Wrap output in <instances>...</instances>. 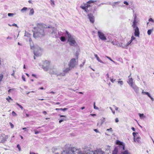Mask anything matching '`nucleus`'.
I'll return each mask as SVG.
<instances>
[{"label": "nucleus", "instance_id": "nucleus-1", "mask_svg": "<svg viewBox=\"0 0 154 154\" xmlns=\"http://www.w3.org/2000/svg\"><path fill=\"white\" fill-rule=\"evenodd\" d=\"M34 29L33 35L35 38L41 37L45 35V27L43 24H38L37 27H35Z\"/></svg>", "mask_w": 154, "mask_h": 154}, {"label": "nucleus", "instance_id": "nucleus-2", "mask_svg": "<svg viewBox=\"0 0 154 154\" xmlns=\"http://www.w3.org/2000/svg\"><path fill=\"white\" fill-rule=\"evenodd\" d=\"M62 154H88V152L87 151L85 153L82 152L79 149L75 147H72L68 150L63 151Z\"/></svg>", "mask_w": 154, "mask_h": 154}, {"label": "nucleus", "instance_id": "nucleus-3", "mask_svg": "<svg viewBox=\"0 0 154 154\" xmlns=\"http://www.w3.org/2000/svg\"><path fill=\"white\" fill-rule=\"evenodd\" d=\"M66 37L68 38V41L69 45L72 46H75L76 45V42L75 40L74 37L72 35L68 32L66 31Z\"/></svg>", "mask_w": 154, "mask_h": 154}, {"label": "nucleus", "instance_id": "nucleus-4", "mask_svg": "<svg viewBox=\"0 0 154 154\" xmlns=\"http://www.w3.org/2000/svg\"><path fill=\"white\" fill-rule=\"evenodd\" d=\"M31 48L34 51V54L37 57L41 56L42 55V50L38 45L31 46Z\"/></svg>", "mask_w": 154, "mask_h": 154}, {"label": "nucleus", "instance_id": "nucleus-5", "mask_svg": "<svg viewBox=\"0 0 154 154\" xmlns=\"http://www.w3.org/2000/svg\"><path fill=\"white\" fill-rule=\"evenodd\" d=\"M78 64V62H76L75 59V58H72L68 64V66L72 69H73Z\"/></svg>", "mask_w": 154, "mask_h": 154}, {"label": "nucleus", "instance_id": "nucleus-6", "mask_svg": "<svg viewBox=\"0 0 154 154\" xmlns=\"http://www.w3.org/2000/svg\"><path fill=\"white\" fill-rule=\"evenodd\" d=\"M97 35L103 41H105L107 39L104 34L100 31H98Z\"/></svg>", "mask_w": 154, "mask_h": 154}, {"label": "nucleus", "instance_id": "nucleus-7", "mask_svg": "<svg viewBox=\"0 0 154 154\" xmlns=\"http://www.w3.org/2000/svg\"><path fill=\"white\" fill-rule=\"evenodd\" d=\"M52 31L51 35L53 38H57L58 37V35L57 32V30L55 28H52L51 29Z\"/></svg>", "mask_w": 154, "mask_h": 154}, {"label": "nucleus", "instance_id": "nucleus-8", "mask_svg": "<svg viewBox=\"0 0 154 154\" xmlns=\"http://www.w3.org/2000/svg\"><path fill=\"white\" fill-rule=\"evenodd\" d=\"M50 65V62L47 60H45L44 63V65L42 66L43 68L45 71H47L48 70Z\"/></svg>", "mask_w": 154, "mask_h": 154}, {"label": "nucleus", "instance_id": "nucleus-9", "mask_svg": "<svg viewBox=\"0 0 154 154\" xmlns=\"http://www.w3.org/2000/svg\"><path fill=\"white\" fill-rule=\"evenodd\" d=\"M134 90V91L136 94H139L140 93V88L138 87L137 85L134 84L133 86L131 87Z\"/></svg>", "mask_w": 154, "mask_h": 154}, {"label": "nucleus", "instance_id": "nucleus-10", "mask_svg": "<svg viewBox=\"0 0 154 154\" xmlns=\"http://www.w3.org/2000/svg\"><path fill=\"white\" fill-rule=\"evenodd\" d=\"M133 28L134 29V36L137 37H139L140 35V32L138 27H136L135 28Z\"/></svg>", "mask_w": 154, "mask_h": 154}, {"label": "nucleus", "instance_id": "nucleus-11", "mask_svg": "<svg viewBox=\"0 0 154 154\" xmlns=\"http://www.w3.org/2000/svg\"><path fill=\"white\" fill-rule=\"evenodd\" d=\"M93 154H104V152L101 149H97L94 152Z\"/></svg>", "mask_w": 154, "mask_h": 154}, {"label": "nucleus", "instance_id": "nucleus-12", "mask_svg": "<svg viewBox=\"0 0 154 154\" xmlns=\"http://www.w3.org/2000/svg\"><path fill=\"white\" fill-rule=\"evenodd\" d=\"M88 16L90 22L92 23H94V16L92 14H90L88 15Z\"/></svg>", "mask_w": 154, "mask_h": 154}, {"label": "nucleus", "instance_id": "nucleus-13", "mask_svg": "<svg viewBox=\"0 0 154 154\" xmlns=\"http://www.w3.org/2000/svg\"><path fill=\"white\" fill-rule=\"evenodd\" d=\"M59 116H60V117H63L64 118L61 119L59 121V122L60 123L61 122L63 121H66L67 120V118L66 116L64 115H62L59 114Z\"/></svg>", "mask_w": 154, "mask_h": 154}, {"label": "nucleus", "instance_id": "nucleus-14", "mask_svg": "<svg viewBox=\"0 0 154 154\" xmlns=\"http://www.w3.org/2000/svg\"><path fill=\"white\" fill-rule=\"evenodd\" d=\"M128 83L131 87L135 84H133V79L131 78H129Z\"/></svg>", "mask_w": 154, "mask_h": 154}, {"label": "nucleus", "instance_id": "nucleus-15", "mask_svg": "<svg viewBox=\"0 0 154 154\" xmlns=\"http://www.w3.org/2000/svg\"><path fill=\"white\" fill-rule=\"evenodd\" d=\"M72 69L69 66L68 67H67L64 69H63V72H64L66 73H69V71Z\"/></svg>", "mask_w": 154, "mask_h": 154}, {"label": "nucleus", "instance_id": "nucleus-16", "mask_svg": "<svg viewBox=\"0 0 154 154\" xmlns=\"http://www.w3.org/2000/svg\"><path fill=\"white\" fill-rule=\"evenodd\" d=\"M112 43L114 45H116L119 47L120 46V43L117 41L113 40L112 42Z\"/></svg>", "mask_w": 154, "mask_h": 154}, {"label": "nucleus", "instance_id": "nucleus-17", "mask_svg": "<svg viewBox=\"0 0 154 154\" xmlns=\"http://www.w3.org/2000/svg\"><path fill=\"white\" fill-rule=\"evenodd\" d=\"M8 135H5L4 137H3L1 141V142L2 143H4L6 141L7 139L9 137Z\"/></svg>", "mask_w": 154, "mask_h": 154}, {"label": "nucleus", "instance_id": "nucleus-18", "mask_svg": "<svg viewBox=\"0 0 154 154\" xmlns=\"http://www.w3.org/2000/svg\"><path fill=\"white\" fill-rule=\"evenodd\" d=\"M137 20H134L133 22V24L132 25V26L133 27V28L138 27L137 26Z\"/></svg>", "mask_w": 154, "mask_h": 154}, {"label": "nucleus", "instance_id": "nucleus-19", "mask_svg": "<svg viewBox=\"0 0 154 154\" xmlns=\"http://www.w3.org/2000/svg\"><path fill=\"white\" fill-rule=\"evenodd\" d=\"M120 46L119 47H122V48H127V45L123 44V43H120Z\"/></svg>", "mask_w": 154, "mask_h": 154}, {"label": "nucleus", "instance_id": "nucleus-20", "mask_svg": "<svg viewBox=\"0 0 154 154\" xmlns=\"http://www.w3.org/2000/svg\"><path fill=\"white\" fill-rule=\"evenodd\" d=\"M94 56L96 58L97 60L99 62L102 63H104L101 60H100L98 56L97 55V54H94Z\"/></svg>", "mask_w": 154, "mask_h": 154}, {"label": "nucleus", "instance_id": "nucleus-21", "mask_svg": "<svg viewBox=\"0 0 154 154\" xmlns=\"http://www.w3.org/2000/svg\"><path fill=\"white\" fill-rule=\"evenodd\" d=\"M68 109V108H56L55 110L58 111L59 110H62L63 111H65L66 110H67Z\"/></svg>", "mask_w": 154, "mask_h": 154}, {"label": "nucleus", "instance_id": "nucleus-22", "mask_svg": "<svg viewBox=\"0 0 154 154\" xmlns=\"http://www.w3.org/2000/svg\"><path fill=\"white\" fill-rule=\"evenodd\" d=\"M119 147L120 149H122V150L125 149V145L122 143H120Z\"/></svg>", "mask_w": 154, "mask_h": 154}, {"label": "nucleus", "instance_id": "nucleus-23", "mask_svg": "<svg viewBox=\"0 0 154 154\" xmlns=\"http://www.w3.org/2000/svg\"><path fill=\"white\" fill-rule=\"evenodd\" d=\"M82 6L85 7V8H88L91 7V5L89 4H87V2L86 3L84 4V5H82Z\"/></svg>", "mask_w": 154, "mask_h": 154}, {"label": "nucleus", "instance_id": "nucleus-24", "mask_svg": "<svg viewBox=\"0 0 154 154\" xmlns=\"http://www.w3.org/2000/svg\"><path fill=\"white\" fill-rule=\"evenodd\" d=\"M80 8L84 10L85 11L86 13H88V8H85V7H83L82 5H81L80 6Z\"/></svg>", "mask_w": 154, "mask_h": 154}, {"label": "nucleus", "instance_id": "nucleus-25", "mask_svg": "<svg viewBox=\"0 0 154 154\" xmlns=\"http://www.w3.org/2000/svg\"><path fill=\"white\" fill-rule=\"evenodd\" d=\"M60 39L62 42H65L66 41V38L63 36H62L60 37Z\"/></svg>", "mask_w": 154, "mask_h": 154}, {"label": "nucleus", "instance_id": "nucleus-26", "mask_svg": "<svg viewBox=\"0 0 154 154\" xmlns=\"http://www.w3.org/2000/svg\"><path fill=\"white\" fill-rule=\"evenodd\" d=\"M34 11L33 8H32L30 9V13L29 14V15H32L34 13Z\"/></svg>", "mask_w": 154, "mask_h": 154}, {"label": "nucleus", "instance_id": "nucleus-27", "mask_svg": "<svg viewBox=\"0 0 154 154\" xmlns=\"http://www.w3.org/2000/svg\"><path fill=\"white\" fill-rule=\"evenodd\" d=\"M138 115L139 116L140 118L141 119H143V118H145V116L144 115V114L143 113L141 114L140 113H139Z\"/></svg>", "mask_w": 154, "mask_h": 154}, {"label": "nucleus", "instance_id": "nucleus-28", "mask_svg": "<svg viewBox=\"0 0 154 154\" xmlns=\"http://www.w3.org/2000/svg\"><path fill=\"white\" fill-rule=\"evenodd\" d=\"M96 1H94V0H90L88 1L87 2V3L88 4H89L90 5V4L94 3Z\"/></svg>", "mask_w": 154, "mask_h": 154}, {"label": "nucleus", "instance_id": "nucleus-29", "mask_svg": "<svg viewBox=\"0 0 154 154\" xmlns=\"http://www.w3.org/2000/svg\"><path fill=\"white\" fill-rule=\"evenodd\" d=\"M117 149L116 148H115L114 150L112 152V154H117Z\"/></svg>", "mask_w": 154, "mask_h": 154}, {"label": "nucleus", "instance_id": "nucleus-30", "mask_svg": "<svg viewBox=\"0 0 154 154\" xmlns=\"http://www.w3.org/2000/svg\"><path fill=\"white\" fill-rule=\"evenodd\" d=\"M55 28L54 27H51V26H48V32L50 33L51 34V32L52 31V30L51 29V28Z\"/></svg>", "mask_w": 154, "mask_h": 154}, {"label": "nucleus", "instance_id": "nucleus-31", "mask_svg": "<svg viewBox=\"0 0 154 154\" xmlns=\"http://www.w3.org/2000/svg\"><path fill=\"white\" fill-rule=\"evenodd\" d=\"M27 9V8L26 7H24L21 10V11L22 12H24V11H26Z\"/></svg>", "mask_w": 154, "mask_h": 154}, {"label": "nucleus", "instance_id": "nucleus-32", "mask_svg": "<svg viewBox=\"0 0 154 154\" xmlns=\"http://www.w3.org/2000/svg\"><path fill=\"white\" fill-rule=\"evenodd\" d=\"M66 73H65V72H63H63H62V73H60L59 74H58L57 75V76H64L65 75V74Z\"/></svg>", "mask_w": 154, "mask_h": 154}, {"label": "nucleus", "instance_id": "nucleus-33", "mask_svg": "<svg viewBox=\"0 0 154 154\" xmlns=\"http://www.w3.org/2000/svg\"><path fill=\"white\" fill-rule=\"evenodd\" d=\"M14 15V14L13 13H9L8 14V16L9 17H13Z\"/></svg>", "mask_w": 154, "mask_h": 154}, {"label": "nucleus", "instance_id": "nucleus-34", "mask_svg": "<svg viewBox=\"0 0 154 154\" xmlns=\"http://www.w3.org/2000/svg\"><path fill=\"white\" fill-rule=\"evenodd\" d=\"M140 137H137V138L136 139V141H137L138 143H139L140 142Z\"/></svg>", "mask_w": 154, "mask_h": 154}, {"label": "nucleus", "instance_id": "nucleus-35", "mask_svg": "<svg viewBox=\"0 0 154 154\" xmlns=\"http://www.w3.org/2000/svg\"><path fill=\"white\" fill-rule=\"evenodd\" d=\"M152 32V30L151 29H149L148 30L147 34L148 35H150Z\"/></svg>", "mask_w": 154, "mask_h": 154}, {"label": "nucleus", "instance_id": "nucleus-36", "mask_svg": "<svg viewBox=\"0 0 154 154\" xmlns=\"http://www.w3.org/2000/svg\"><path fill=\"white\" fill-rule=\"evenodd\" d=\"M16 104L19 107H20L21 109L22 110H23V107L21 106L20 105V104H18V103H16Z\"/></svg>", "mask_w": 154, "mask_h": 154}, {"label": "nucleus", "instance_id": "nucleus-37", "mask_svg": "<svg viewBox=\"0 0 154 154\" xmlns=\"http://www.w3.org/2000/svg\"><path fill=\"white\" fill-rule=\"evenodd\" d=\"M132 42V41L131 40H130L128 42V43H127V47L128 46V45H131V43Z\"/></svg>", "mask_w": 154, "mask_h": 154}, {"label": "nucleus", "instance_id": "nucleus-38", "mask_svg": "<svg viewBox=\"0 0 154 154\" xmlns=\"http://www.w3.org/2000/svg\"><path fill=\"white\" fill-rule=\"evenodd\" d=\"M106 131H109L110 132H112L113 131L112 129V128H110L109 129H108L106 130Z\"/></svg>", "mask_w": 154, "mask_h": 154}, {"label": "nucleus", "instance_id": "nucleus-39", "mask_svg": "<svg viewBox=\"0 0 154 154\" xmlns=\"http://www.w3.org/2000/svg\"><path fill=\"white\" fill-rule=\"evenodd\" d=\"M8 97V98H6V100H8L9 102H10V101H9V100H13L10 97Z\"/></svg>", "mask_w": 154, "mask_h": 154}, {"label": "nucleus", "instance_id": "nucleus-40", "mask_svg": "<svg viewBox=\"0 0 154 154\" xmlns=\"http://www.w3.org/2000/svg\"><path fill=\"white\" fill-rule=\"evenodd\" d=\"M12 115L14 116H17V114L14 111H13L12 112Z\"/></svg>", "mask_w": 154, "mask_h": 154}, {"label": "nucleus", "instance_id": "nucleus-41", "mask_svg": "<svg viewBox=\"0 0 154 154\" xmlns=\"http://www.w3.org/2000/svg\"><path fill=\"white\" fill-rule=\"evenodd\" d=\"M106 57H107L108 59H109L110 61L113 62L114 63H115V62L113 61L112 60V59L110 58V57L107 56H106Z\"/></svg>", "mask_w": 154, "mask_h": 154}, {"label": "nucleus", "instance_id": "nucleus-42", "mask_svg": "<svg viewBox=\"0 0 154 154\" xmlns=\"http://www.w3.org/2000/svg\"><path fill=\"white\" fill-rule=\"evenodd\" d=\"M9 124L11 126V128H13L14 127V125L11 122L9 123Z\"/></svg>", "mask_w": 154, "mask_h": 154}, {"label": "nucleus", "instance_id": "nucleus-43", "mask_svg": "<svg viewBox=\"0 0 154 154\" xmlns=\"http://www.w3.org/2000/svg\"><path fill=\"white\" fill-rule=\"evenodd\" d=\"M17 147L19 149V151H21V149L20 148V145L19 144H18L17 145Z\"/></svg>", "mask_w": 154, "mask_h": 154}, {"label": "nucleus", "instance_id": "nucleus-44", "mask_svg": "<svg viewBox=\"0 0 154 154\" xmlns=\"http://www.w3.org/2000/svg\"><path fill=\"white\" fill-rule=\"evenodd\" d=\"M147 92H144L143 91V90H142V94H143L144 95H146V94H147Z\"/></svg>", "mask_w": 154, "mask_h": 154}, {"label": "nucleus", "instance_id": "nucleus-45", "mask_svg": "<svg viewBox=\"0 0 154 154\" xmlns=\"http://www.w3.org/2000/svg\"><path fill=\"white\" fill-rule=\"evenodd\" d=\"M110 80L111 81L112 83H114L116 81V79H112L111 78H110Z\"/></svg>", "mask_w": 154, "mask_h": 154}, {"label": "nucleus", "instance_id": "nucleus-46", "mask_svg": "<svg viewBox=\"0 0 154 154\" xmlns=\"http://www.w3.org/2000/svg\"><path fill=\"white\" fill-rule=\"evenodd\" d=\"M118 83L120 84L121 85H122L123 84V82L122 81H118Z\"/></svg>", "mask_w": 154, "mask_h": 154}, {"label": "nucleus", "instance_id": "nucleus-47", "mask_svg": "<svg viewBox=\"0 0 154 154\" xmlns=\"http://www.w3.org/2000/svg\"><path fill=\"white\" fill-rule=\"evenodd\" d=\"M137 133L133 132L132 134L134 136V138H135L136 134H137Z\"/></svg>", "mask_w": 154, "mask_h": 154}, {"label": "nucleus", "instance_id": "nucleus-48", "mask_svg": "<svg viewBox=\"0 0 154 154\" xmlns=\"http://www.w3.org/2000/svg\"><path fill=\"white\" fill-rule=\"evenodd\" d=\"M3 77V75L2 74H0V82L2 81Z\"/></svg>", "mask_w": 154, "mask_h": 154}, {"label": "nucleus", "instance_id": "nucleus-49", "mask_svg": "<svg viewBox=\"0 0 154 154\" xmlns=\"http://www.w3.org/2000/svg\"><path fill=\"white\" fill-rule=\"evenodd\" d=\"M135 39L136 38L135 37H134L133 36H132L131 37V40L133 41V40H135Z\"/></svg>", "mask_w": 154, "mask_h": 154}, {"label": "nucleus", "instance_id": "nucleus-50", "mask_svg": "<svg viewBox=\"0 0 154 154\" xmlns=\"http://www.w3.org/2000/svg\"><path fill=\"white\" fill-rule=\"evenodd\" d=\"M129 153L127 150H125L123 152V154H129Z\"/></svg>", "mask_w": 154, "mask_h": 154}, {"label": "nucleus", "instance_id": "nucleus-51", "mask_svg": "<svg viewBox=\"0 0 154 154\" xmlns=\"http://www.w3.org/2000/svg\"><path fill=\"white\" fill-rule=\"evenodd\" d=\"M134 20H136L137 16H136V14H135L134 15Z\"/></svg>", "mask_w": 154, "mask_h": 154}, {"label": "nucleus", "instance_id": "nucleus-52", "mask_svg": "<svg viewBox=\"0 0 154 154\" xmlns=\"http://www.w3.org/2000/svg\"><path fill=\"white\" fill-rule=\"evenodd\" d=\"M94 108L96 109H98V108L97 106H96L95 105V102L94 103Z\"/></svg>", "mask_w": 154, "mask_h": 154}, {"label": "nucleus", "instance_id": "nucleus-53", "mask_svg": "<svg viewBox=\"0 0 154 154\" xmlns=\"http://www.w3.org/2000/svg\"><path fill=\"white\" fill-rule=\"evenodd\" d=\"M101 121L100 123V125H101L104 122V121L103 120H101Z\"/></svg>", "mask_w": 154, "mask_h": 154}, {"label": "nucleus", "instance_id": "nucleus-54", "mask_svg": "<svg viewBox=\"0 0 154 154\" xmlns=\"http://www.w3.org/2000/svg\"><path fill=\"white\" fill-rule=\"evenodd\" d=\"M149 21H152L153 22H154V20L152 18H149Z\"/></svg>", "mask_w": 154, "mask_h": 154}, {"label": "nucleus", "instance_id": "nucleus-55", "mask_svg": "<svg viewBox=\"0 0 154 154\" xmlns=\"http://www.w3.org/2000/svg\"><path fill=\"white\" fill-rule=\"evenodd\" d=\"M51 5H54V0H51Z\"/></svg>", "mask_w": 154, "mask_h": 154}, {"label": "nucleus", "instance_id": "nucleus-56", "mask_svg": "<svg viewBox=\"0 0 154 154\" xmlns=\"http://www.w3.org/2000/svg\"><path fill=\"white\" fill-rule=\"evenodd\" d=\"M124 4L126 5H128V3L127 1H125L124 2Z\"/></svg>", "mask_w": 154, "mask_h": 154}, {"label": "nucleus", "instance_id": "nucleus-57", "mask_svg": "<svg viewBox=\"0 0 154 154\" xmlns=\"http://www.w3.org/2000/svg\"><path fill=\"white\" fill-rule=\"evenodd\" d=\"M12 26H16L17 28L18 27V26H17V24H15L14 23V24H13L12 25Z\"/></svg>", "mask_w": 154, "mask_h": 154}, {"label": "nucleus", "instance_id": "nucleus-58", "mask_svg": "<svg viewBox=\"0 0 154 154\" xmlns=\"http://www.w3.org/2000/svg\"><path fill=\"white\" fill-rule=\"evenodd\" d=\"M113 106L114 107V108L116 110H118V109H119V108L118 107H117L115 105H113Z\"/></svg>", "mask_w": 154, "mask_h": 154}, {"label": "nucleus", "instance_id": "nucleus-59", "mask_svg": "<svg viewBox=\"0 0 154 154\" xmlns=\"http://www.w3.org/2000/svg\"><path fill=\"white\" fill-rule=\"evenodd\" d=\"M23 129L25 131H28V130L26 128H23Z\"/></svg>", "mask_w": 154, "mask_h": 154}, {"label": "nucleus", "instance_id": "nucleus-60", "mask_svg": "<svg viewBox=\"0 0 154 154\" xmlns=\"http://www.w3.org/2000/svg\"><path fill=\"white\" fill-rule=\"evenodd\" d=\"M119 121V119L118 118H116L115 119V122H118Z\"/></svg>", "mask_w": 154, "mask_h": 154}, {"label": "nucleus", "instance_id": "nucleus-61", "mask_svg": "<svg viewBox=\"0 0 154 154\" xmlns=\"http://www.w3.org/2000/svg\"><path fill=\"white\" fill-rule=\"evenodd\" d=\"M85 63V62H84L82 64H81L80 65V66L81 67L83 66L84 65V63Z\"/></svg>", "mask_w": 154, "mask_h": 154}, {"label": "nucleus", "instance_id": "nucleus-62", "mask_svg": "<svg viewBox=\"0 0 154 154\" xmlns=\"http://www.w3.org/2000/svg\"><path fill=\"white\" fill-rule=\"evenodd\" d=\"M35 131V134H37L39 133V132L38 131Z\"/></svg>", "mask_w": 154, "mask_h": 154}, {"label": "nucleus", "instance_id": "nucleus-63", "mask_svg": "<svg viewBox=\"0 0 154 154\" xmlns=\"http://www.w3.org/2000/svg\"><path fill=\"white\" fill-rule=\"evenodd\" d=\"M22 79L24 81H26L25 78L23 76H22Z\"/></svg>", "mask_w": 154, "mask_h": 154}, {"label": "nucleus", "instance_id": "nucleus-64", "mask_svg": "<svg viewBox=\"0 0 154 154\" xmlns=\"http://www.w3.org/2000/svg\"><path fill=\"white\" fill-rule=\"evenodd\" d=\"M30 154H38V153H35V152H30Z\"/></svg>", "mask_w": 154, "mask_h": 154}]
</instances>
